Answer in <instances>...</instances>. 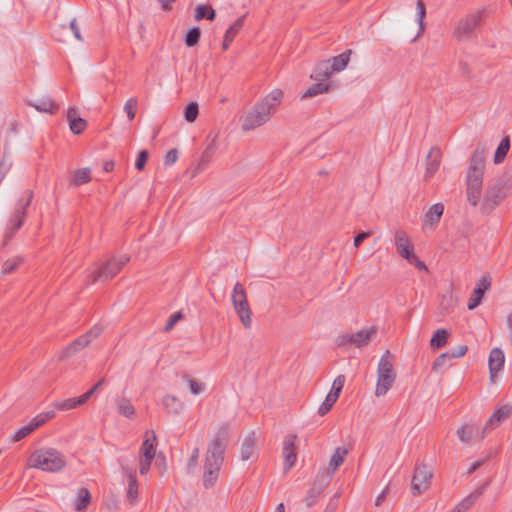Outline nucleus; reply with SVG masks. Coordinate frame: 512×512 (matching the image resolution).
<instances>
[{
	"instance_id": "nucleus-1",
	"label": "nucleus",
	"mask_w": 512,
	"mask_h": 512,
	"mask_svg": "<svg viewBox=\"0 0 512 512\" xmlns=\"http://www.w3.org/2000/svg\"><path fill=\"white\" fill-rule=\"evenodd\" d=\"M283 97L284 93L281 89H273L240 118L241 129L249 132L269 122Z\"/></svg>"
},
{
	"instance_id": "nucleus-2",
	"label": "nucleus",
	"mask_w": 512,
	"mask_h": 512,
	"mask_svg": "<svg viewBox=\"0 0 512 512\" xmlns=\"http://www.w3.org/2000/svg\"><path fill=\"white\" fill-rule=\"evenodd\" d=\"M65 465L66 460L64 455L60 451L50 447L35 450L28 459V466L30 468L51 473L62 470Z\"/></svg>"
},
{
	"instance_id": "nucleus-3",
	"label": "nucleus",
	"mask_w": 512,
	"mask_h": 512,
	"mask_svg": "<svg viewBox=\"0 0 512 512\" xmlns=\"http://www.w3.org/2000/svg\"><path fill=\"white\" fill-rule=\"evenodd\" d=\"M392 359V354L387 350L378 363L375 387V395L377 397L386 395L396 380V372L394 371Z\"/></svg>"
},
{
	"instance_id": "nucleus-4",
	"label": "nucleus",
	"mask_w": 512,
	"mask_h": 512,
	"mask_svg": "<svg viewBox=\"0 0 512 512\" xmlns=\"http://www.w3.org/2000/svg\"><path fill=\"white\" fill-rule=\"evenodd\" d=\"M232 305L234 310L241 322V324L246 328H251L252 325V312L247 300V294L242 284L237 282L232 291L231 295Z\"/></svg>"
},
{
	"instance_id": "nucleus-5",
	"label": "nucleus",
	"mask_w": 512,
	"mask_h": 512,
	"mask_svg": "<svg viewBox=\"0 0 512 512\" xmlns=\"http://www.w3.org/2000/svg\"><path fill=\"white\" fill-rule=\"evenodd\" d=\"M508 184L504 179H499L486 188L481 205V211L485 214L492 212L507 196Z\"/></svg>"
},
{
	"instance_id": "nucleus-6",
	"label": "nucleus",
	"mask_w": 512,
	"mask_h": 512,
	"mask_svg": "<svg viewBox=\"0 0 512 512\" xmlns=\"http://www.w3.org/2000/svg\"><path fill=\"white\" fill-rule=\"evenodd\" d=\"M32 199V192H27V199L23 201L19 200L18 204L15 207V211L8 221L6 229L3 234V242L2 246H6L8 242L12 239L17 230H19L24 222L26 216V208L29 206Z\"/></svg>"
},
{
	"instance_id": "nucleus-7",
	"label": "nucleus",
	"mask_w": 512,
	"mask_h": 512,
	"mask_svg": "<svg viewBox=\"0 0 512 512\" xmlns=\"http://www.w3.org/2000/svg\"><path fill=\"white\" fill-rule=\"evenodd\" d=\"M103 327L100 325H94L87 333L80 336L76 340H74L71 344H69L66 348L62 350L59 355L60 359L68 358L78 351L82 350L86 346H88L94 339L99 337L102 333Z\"/></svg>"
},
{
	"instance_id": "nucleus-8",
	"label": "nucleus",
	"mask_w": 512,
	"mask_h": 512,
	"mask_svg": "<svg viewBox=\"0 0 512 512\" xmlns=\"http://www.w3.org/2000/svg\"><path fill=\"white\" fill-rule=\"evenodd\" d=\"M129 260L130 258L127 255H120L109 260L99 270L92 273V283L100 279L107 280L113 278Z\"/></svg>"
},
{
	"instance_id": "nucleus-9",
	"label": "nucleus",
	"mask_w": 512,
	"mask_h": 512,
	"mask_svg": "<svg viewBox=\"0 0 512 512\" xmlns=\"http://www.w3.org/2000/svg\"><path fill=\"white\" fill-rule=\"evenodd\" d=\"M511 412L512 406L508 404L497 406L483 426L481 438H484L488 432L505 422L510 417Z\"/></svg>"
},
{
	"instance_id": "nucleus-10",
	"label": "nucleus",
	"mask_w": 512,
	"mask_h": 512,
	"mask_svg": "<svg viewBox=\"0 0 512 512\" xmlns=\"http://www.w3.org/2000/svg\"><path fill=\"white\" fill-rule=\"evenodd\" d=\"M431 479L432 472L425 465L417 466L412 478V494L420 495L425 492L430 487Z\"/></svg>"
},
{
	"instance_id": "nucleus-11",
	"label": "nucleus",
	"mask_w": 512,
	"mask_h": 512,
	"mask_svg": "<svg viewBox=\"0 0 512 512\" xmlns=\"http://www.w3.org/2000/svg\"><path fill=\"white\" fill-rule=\"evenodd\" d=\"M478 23V15H468L464 18H461L455 25L453 37L458 41L469 39L472 36L474 29L478 26Z\"/></svg>"
},
{
	"instance_id": "nucleus-12",
	"label": "nucleus",
	"mask_w": 512,
	"mask_h": 512,
	"mask_svg": "<svg viewBox=\"0 0 512 512\" xmlns=\"http://www.w3.org/2000/svg\"><path fill=\"white\" fill-rule=\"evenodd\" d=\"M483 175L467 173L466 176V195L467 200L472 206H477L482 192Z\"/></svg>"
},
{
	"instance_id": "nucleus-13",
	"label": "nucleus",
	"mask_w": 512,
	"mask_h": 512,
	"mask_svg": "<svg viewBox=\"0 0 512 512\" xmlns=\"http://www.w3.org/2000/svg\"><path fill=\"white\" fill-rule=\"evenodd\" d=\"M54 411H47L35 416L28 425L18 429L12 438L13 442H18L32 433L35 429L45 424L48 420L54 418Z\"/></svg>"
},
{
	"instance_id": "nucleus-14",
	"label": "nucleus",
	"mask_w": 512,
	"mask_h": 512,
	"mask_svg": "<svg viewBox=\"0 0 512 512\" xmlns=\"http://www.w3.org/2000/svg\"><path fill=\"white\" fill-rule=\"evenodd\" d=\"M376 333L377 329L373 326L363 328L352 335L342 336L341 340L339 341V345L349 343L355 345L356 347H364L372 340V338L375 337Z\"/></svg>"
},
{
	"instance_id": "nucleus-15",
	"label": "nucleus",
	"mask_w": 512,
	"mask_h": 512,
	"mask_svg": "<svg viewBox=\"0 0 512 512\" xmlns=\"http://www.w3.org/2000/svg\"><path fill=\"white\" fill-rule=\"evenodd\" d=\"M122 472L127 478V490H126V501L130 505H135L138 502V481L136 478L135 471L127 465H121Z\"/></svg>"
},
{
	"instance_id": "nucleus-16",
	"label": "nucleus",
	"mask_w": 512,
	"mask_h": 512,
	"mask_svg": "<svg viewBox=\"0 0 512 512\" xmlns=\"http://www.w3.org/2000/svg\"><path fill=\"white\" fill-rule=\"evenodd\" d=\"M228 436V428L223 426L218 431L216 437L210 442L208 446L207 455L211 458H217L218 460L224 459L225 441Z\"/></svg>"
},
{
	"instance_id": "nucleus-17",
	"label": "nucleus",
	"mask_w": 512,
	"mask_h": 512,
	"mask_svg": "<svg viewBox=\"0 0 512 512\" xmlns=\"http://www.w3.org/2000/svg\"><path fill=\"white\" fill-rule=\"evenodd\" d=\"M491 286V277L489 275H483L476 283L475 289L468 302V309L473 310L480 305L485 292Z\"/></svg>"
},
{
	"instance_id": "nucleus-18",
	"label": "nucleus",
	"mask_w": 512,
	"mask_h": 512,
	"mask_svg": "<svg viewBox=\"0 0 512 512\" xmlns=\"http://www.w3.org/2000/svg\"><path fill=\"white\" fill-rule=\"evenodd\" d=\"M296 435H288L283 443L284 472H288L296 461Z\"/></svg>"
},
{
	"instance_id": "nucleus-19",
	"label": "nucleus",
	"mask_w": 512,
	"mask_h": 512,
	"mask_svg": "<svg viewBox=\"0 0 512 512\" xmlns=\"http://www.w3.org/2000/svg\"><path fill=\"white\" fill-rule=\"evenodd\" d=\"M328 477L324 475H318L312 487L307 491L303 501L307 507H311L315 504L319 495L323 492L324 488L328 485Z\"/></svg>"
},
{
	"instance_id": "nucleus-20",
	"label": "nucleus",
	"mask_w": 512,
	"mask_h": 512,
	"mask_svg": "<svg viewBox=\"0 0 512 512\" xmlns=\"http://www.w3.org/2000/svg\"><path fill=\"white\" fill-rule=\"evenodd\" d=\"M486 149L478 145L470 157L468 173L484 174V163L486 158Z\"/></svg>"
},
{
	"instance_id": "nucleus-21",
	"label": "nucleus",
	"mask_w": 512,
	"mask_h": 512,
	"mask_svg": "<svg viewBox=\"0 0 512 512\" xmlns=\"http://www.w3.org/2000/svg\"><path fill=\"white\" fill-rule=\"evenodd\" d=\"M164 410L169 415H179L185 409V404L175 395L166 394L161 399Z\"/></svg>"
},
{
	"instance_id": "nucleus-22",
	"label": "nucleus",
	"mask_w": 512,
	"mask_h": 512,
	"mask_svg": "<svg viewBox=\"0 0 512 512\" xmlns=\"http://www.w3.org/2000/svg\"><path fill=\"white\" fill-rule=\"evenodd\" d=\"M394 245L398 254L404 257L406 254L414 250V246L409 236L403 230H397L394 234Z\"/></svg>"
},
{
	"instance_id": "nucleus-23",
	"label": "nucleus",
	"mask_w": 512,
	"mask_h": 512,
	"mask_svg": "<svg viewBox=\"0 0 512 512\" xmlns=\"http://www.w3.org/2000/svg\"><path fill=\"white\" fill-rule=\"evenodd\" d=\"M482 430L474 424H464L457 429V436L462 443H470L481 438Z\"/></svg>"
},
{
	"instance_id": "nucleus-24",
	"label": "nucleus",
	"mask_w": 512,
	"mask_h": 512,
	"mask_svg": "<svg viewBox=\"0 0 512 512\" xmlns=\"http://www.w3.org/2000/svg\"><path fill=\"white\" fill-rule=\"evenodd\" d=\"M444 212V205L441 203H436L432 205L427 212L425 213L423 225L424 227H430L434 229L436 225L439 223Z\"/></svg>"
},
{
	"instance_id": "nucleus-25",
	"label": "nucleus",
	"mask_w": 512,
	"mask_h": 512,
	"mask_svg": "<svg viewBox=\"0 0 512 512\" xmlns=\"http://www.w3.org/2000/svg\"><path fill=\"white\" fill-rule=\"evenodd\" d=\"M505 362V356L500 348H493L490 351L488 364L491 377L502 370Z\"/></svg>"
},
{
	"instance_id": "nucleus-26",
	"label": "nucleus",
	"mask_w": 512,
	"mask_h": 512,
	"mask_svg": "<svg viewBox=\"0 0 512 512\" xmlns=\"http://www.w3.org/2000/svg\"><path fill=\"white\" fill-rule=\"evenodd\" d=\"M441 161V151L437 147H432L426 157V174L425 177L429 178L438 170Z\"/></svg>"
},
{
	"instance_id": "nucleus-27",
	"label": "nucleus",
	"mask_w": 512,
	"mask_h": 512,
	"mask_svg": "<svg viewBox=\"0 0 512 512\" xmlns=\"http://www.w3.org/2000/svg\"><path fill=\"white\" fill-rule=\"evenodd\" d=\"M256 437L254 432L247 435L241 445L240 458L242 461H248L256 456Z\"/></svg>"
},
{
	"instance_id": "nucleus-28",
	"label": "nucleus",
	"mask_w": 512,
	"mask_h": 512,
	"mask_svg": "<svg viewBox=\"0 0 512 512\" xmlns=\"http://www.w3.org/2000/svg\"><path fill=\"white\" fill-rule=\"evenodd\" d=\"M156 454V434L154 431H147L145 439L140 447L139 455L155 458Z\"/></svg>"
},
{
	"instance_id": "nucleus-29",
	"label": "nucleus",
	"mask_w": 512,
	"mask_h": 512,
	"mask_svg": "<svg viewBox=\"0 0 512 512\" xmlns=\"http://www.w3.org/2000/svg\"><path fill=\"white\" fill-rule=\"evenodd\" d=\"M348 452L349 450L345 447L336 448L335 452L333 453L329 461L328 473L325 477H328V479L330 480L331 475L338 469V467H340L343 464Z\"/></svg>"
},
{
	"instance_id": "nucleus-30",
	"label": "nucleus",
	"mask_w": 512,
	"mask_h": 512,
	"mask_svg": "<svg viewBox=\"0 0 512 512\" xmlns=\"http://www.w3.org/2000/svg\"><path fill=\"white\" fill-rule=\"evenodd\" d=\"M117 413L125 418L133 419L136 415V409L131 400L125 397H118L115 400Z\"/></svg>"
},
{
	"instance_id": "nucleus-31",
	"label": "nucleus",
	"mask_w": 512,
	"mask_h": 512,
	"mask_svg": "<svg viewBox=\"0 0 512 512\" xmlns=\"http://www.w3.org/2000/svg\"><path fill=\"white\" fill-rule=\"evenodd\" d=\"M331 69L332 67L329 60L321 61L316 65L311 74V78L316 81H325L334 74Z\"/></svg>"
},
{
	"instance_id": "nucleus-32",
	"label": "nucleus",
	"mask_w": 512,
	"mask_h": 512,
	"mask_svg": "<svg viewBox=\"0 0 512 512\" xmlns=\"http://www.w3.org/2000/svg\"><path fill=\"white\" fill-rule=\"evenodd\" d=\"M350 54H351V51H347V52H344L338 56H335V57L329 59L331 67H332L331 70L334 73L344 70L350 60Z\"/></svg>"
},
{
	"instance_id": "nucleus-33",
	"label": "nucleus",
	"mask_w": 512,
	"mask_h": 512,
	"mask_svg": "<svg viewBox=\"0 0 512 512\" xmlns=\"http://www.w3.org/2000/svg\"><path fill=\"white\" fill-rule=\"evenodd\" d=\"M330 89V84L325 81H318L310 86L302 95V98H312L319 94L326 93Z\"/></svg>"
},
{
	"instance_id": "nucleus-34",
	"label": "nucleus",
	"mask_w": 512,
	"mask_h": 512,
	"mask_svg": "<svg viewBox=\"0 0 512 512\" xmlns=\"http://www.w3.org/2000/svg\"><path fill=\"white\" fill-rule=\"evenodd\" d=\"M449 333L446 329H438L435 331L433 337L430 340V346L433 349H439L446 345L448 341Z\"/></svg>"
},
{
	"instance_id": "nucleus-35",
	"label": "nucleus",
	"mask_w": 512,
	"mask_h": 512,
	"mask_svg": "<svg viewBox=\"0 0 512 512\" xmlns=\"http://www.w3.org/2000/svg\"><path fill=\"white\" fill-rule=\"evenodd\" d=\"M90 493L86 488L79 489L74 505L77 511H84L90 503Z\"/></svg>"
},
{
	"instance_id": "nucleus-36",
	"label": "nucleus",
	"mask_w": 512,
	"mask_h": 512,
	"mask_svg": "<svg viewBox=\"0 0 512 512\" xmlns=\"http://www.w3.org/2000/svg\"><path fill=\"white\" fill-rule=\"evenodd\" d=\"M33 107L39 112H45L50 114H53L57 109L55 103L49 97L37 100L35 104H33Z\"/></svg>"
},
{
	"instance_id": "nucleus-37",
	"label": "nucleus",
	"mask_w": 512,
	"mask_h": 512,
	"mask_svg": "<svg viewBox=\"0 0 512 512\" xmlns=\"http://www.w3.org/2000/svg\"><path fill=\"white\" fill-rule=\"evenodd\" d=\"M90 173H91L90 168H82V169L76 170L73 173L71 183L76 186L88 183L91 180Z\"/></svg>"
},
{
	"instance_id": "nucleus-38",
	"label": "nucleus",
	"mask_w": 512,
	"mask_h": 512,
	"mask_svg": "<svg viewBox=\"0 0 512 512\" xmlns=\"http://www.w3.org/2000/svg\"><path fill=\"white\" fill-rule=\"evenodd\" d=\"M510 148V141L508 137H505L500 142L499 146L496 149L495 155H494V163L500 164L505 159L508 151Z\"/></svg>"
},
{
	"instance_id": "nucleus-39",
	"label": "nucleus",
	"mask_w": 512,
	"mask_h": 512,
	"mask_svg": "<svg viewBox=\"0 0 512 512\" xmlns=\"http://www.w3.org/2000/svg\"><path fill=\"white\" fill-rule=\"evenodd\" d=\"M220 468L204 467L203 484L206 488L212 487L219 475Z\"/></svg>"
},
{
	"instance_id": "nucleus-40",
	"label": "nucleus",
	"mask_w": 512,
	"mask_h": 512,
	"mask_svg": "<svg viewBox=\"0 0 512 512\" xmlns=\"http://www.w3.org/2000/svg\"><path fill=\"white\" fill-rule=\"evenodd\" d=\"M194 18L196 21H200L203 18L213 20L215 18V10L210 6L198 5L195 8Z\"/></svg>"
},
{
	"instance_id": "nucleus-41",
	"label": "nucleus",
	"mask_w": 512,
	"mask_h": 512,
	"mask_svg": "<svg viewBox=\"0 0 512 512\" xmlns=\"http://www.w3.org/2000/svg\"><path fill=\"white\" fill-rule=\"evenodd\" d=\"M416 21L419 25V34H422L425 30L424 18L426 16V8L422 0H418L416 3Z\"/></svg>"
},
{
	"instance_id": "nucleus-42",
	"label": "nucleus",
	"mask_w": 512,
	"mask_h": 512,
	"mask_svg": "<svg viewBox=\"0 0 512 512\" xmlns=\"http://www.w3.org/2000/svg\"><path fill=\"white\" fill-rule=\"evenodd\" d=\"M186 383L188 385L189 391L193 396H198L205 392L206 385L203 382H200L198 380L188 378L186 380Z\"/></svg>"
},
{
	"instance_id": "nucleus-43",
	"label": "nucleus",
	"mask_w": 512,
	"mask_h": 512,
	"mask_svg": "<svg viewBox=\"0 0 512 512\" xmlns=\"http://www.w3.org/2000/svg\"><path fill=\"white\" fill-rule=\"evenodd\" d=\"M23 262V258L21 256H16L12 259H8L3 263L2 266V274L7 275L12 273L14 270L18 268V266Z\"/></svg>"
},
{
	"instance_id": "nucleus-44",
	"label": "nucleus",
	"mask_w": 512,
	"mask_h": 512,
	"mask_svg": "<svg viewBox=\"0 0 512 512\" xmlns=\"http://www.w3.org/2000/svg\"><path fill=\"white\" fill-rule=\"evenodd\" d=\"M198 113H199L198 103L191 102L184 109V118L187 122L192 123L196 120Z\"/></svg>"
},
{
	"instance_id": "nucleus-45",
	"label": "nucleus",
	"mask_w": 512,
	"mask_h": 512,
	"mask_svg": "<svg viewBox=\"0 0 512 512\" xmlns=\"http://www.w3.org/2000/svg\"><path fill=\"white\" fill-rule=\"evenodd\" d=\"M338 397L335 396V393H328L325 400L319 406L318 413L323 416L327 414L334 403L337 401Z\"/></svg>"
},
{
	"instance_id": "nucleus-46",
	"label": "nucleus",
	"mask_w": 512,
	"mask_h": 512,
	"mask_svg": "<svg viewBox=\"0 0 512 512\" xmlns=\"http://www.w3.org/2000/svg\"><path fill=\"white\" fill-rule=\"evenodd\" d=\"M244 17L238 18L229 28L226 30V40L233 41L234 37L238 34V32L242 29L244 22Z\"/></svg>"
},
{
	"instance_id": "nucleus-47",
	"label": "nucleus",
	"mask_w": 512,
	"mask_h": 512,
	"mask_svg": "<svg viewBox=\"0 0 512 512\" xmlns=\"http://www.w3.org/2000/svg\"><path fill=\"white\" fill-rule=\"evenodd\" d=\"M207 146L204 151L205 157H210L214 154L215 150L218 147V134L217 133H210L207 137Z\"/></svg>"
},
{
	"instance_id": "nucleus-48",
	"label": "nucleus",
	"mask_w": 512,
	"mask_h": 512,
	"mask_svg": "<svg viewBox=\"0 0 512 512\" xmlns=\"http://www.w3.org/2000/svg\"><path fill=\"white\" fill-rule=\"evenodd\" d=\"M200 36H201V31L198 27H193V28L189 29L186 34V37H185V44L188 47L195 46L198 43Z\"/></svg>"
},
{
	"instance_id": "nucleus-49",
	"label": "nucleus",
	"mask_w": 512,
	"mask_h": 512,
	"mask_svg": "<svg viewBox=\"0 0 512 512\" xmlns=\"http://www.w3.org/2000/svg\"><path fill=\"white\" fill-rule=\"evenodd\" d=\"M137 104H138L137 99L134 97L129 98L124 104L123 109H124L125 113L127 114V117L130 121H132L135 118Z\"/></svg>"
},
{
	"instance_id": "nucleus-50",
	"label": "nucleus",
	"mask_w": 512,
	"mask_h": 512,
	"mask_svg": "<svg viewBox=\"0 0 512 512\" xmlns=\"http://www.w3.org/2000/svg\"><path fill=\"white\" fill-rule=\"evenodd\" d=\"M86 126L87 122L81 117L79 119H73L71 122H69L70 130L72 133L77 135L82 133Z\"/></svg>"
},
{
	"instance_id": "nucleus-51",
	"label": "nucleus",
	"mask_w": 512,
	"mask_h": 512,
	"mask_svg": "<svg viewBox=\"0 0 512 512\" xmlns=\"http://www.w3.org/2000/svg\"><path fill=\"white\" fill-rule=\"evenodd\" d=\"M53 405L56 409L61 410V411H66V410L74 409L77 407V404H76L74 398L56 401Z\"/></svg>"
},
{
	"instance_id": "nucleus-52",
	"label": "nucleus",
	"mask_w": 512,
	"mask_h": 512,
	"mask_svg": "<svg viewBox=\"0 0 512 512\" xmlns=\"http://www.w3.org/2000/svg\"><path fill=\"white\" fill-rule=\"evenodd\" d=\"M345 384V376L339 375L335 378L332 384L331 391L329 393H335L336 397H339L341 390L343 389Z\"/></svg>"
},
{
	"instance_id": "nucleus-53",
	"label": "nucleus",
	"mask_w": 512,
	"mask_h": 512,
	"mask_svg": "<svg viewBox=\"0 0 512 512\" xmlns=\"http://www.w3.org/2000/svg\"><path fill=\"white\" fill-rule=\"evenodd\" d=\"M153 459L154 458H150V457L146 458L145 456L139 455V473L141 475H145L146 473H148Z\"/></svg>"
},
{
	"instance_id": "nucleus-54",
	"label": "nucleus",
	"mask_w": 512,
	"mask_h": 512,
	"mask_svg": "<svg viewBox=\"0 0 512 512\" xmlns=\"http://www.w3.org/2000/svg\"><path fill=\"white\" fill-rule=\"evenodd\" d=\"M475 496L473 494L468 495L466 498H464L460 503L456 505V508L460 512L467 511L474 503Z\"/></svg>"
},
{
	"instance_id": "nucleus-55",
	"label": "nucleus",
	"mask_w": 512,
	"mask_h": 512,
	"mask_svg": "<svg viewBox=\"0 0 512 512\" xmlns=\"http://www.w3.org/2000/svg\"><path fill=\"white\" fill-rule=\"evenodd\" d=\"M447 359H450L449 353H442L440 354L434 361L432 365L433 371H439L445 364Z\"/></svg>"
},
{
	"instance_id": "nucleus-56",
	"label": "nucleus",
	"mask_w": 512,
	"mask_h": 512,
	"mask_svg": "<svg viewBox=\"0 0 512 512\" xmlns=\"http://www.w3.org/2000/svg\"><path fill=\"white\" fill-rule=\"evenodd\" d=\"M148 159V152L146 150H142L139 152L138 157L135 162V167L137 170H143Z\"/></svg>"
},
{
	"instance_id": "nucleus-57",
	"label": "nucleus",
	"mask_w": 512,
	"mask_h": 512,
	"mask_svg": "<svg viewBox=\"0 0 512 512\" xmlns=\"http://www.w3.org/2000/svg\"><path fill=\"white\" fill-rule=\"evenodd\" d=\"M468 350V347L466 345H459L451 350L449 353L450 359L451 358H461L463 357Z\"/></svg>"
},
{
	"instance_id": "nucleus-58",
	"label": "nucleus",
	"mask_w": 512,
	"mask_h": 512,
	"mask_svg": "<svg viewBox=\"0 0 512 512\" xmlns=\"http://www.w3.org/2000/svg\"><path fill=\"white\" fill-rule=\"evenodd\" d=\"M182 318H183V314H182L181 312H176V313L172 314V315L169 317V319H168V321H167V323H166V325H165V330H166V331H168V330L172 329V328H173V326H174V325H175L179 320H181Z\"/></svg>"
},
{
	"instance_id": "nucleus-59",
	"label": "nucleus",
	"mask_w": 512,
	"mask_h": 512,
	"mask_svg": "<svg viewBox=\"0 0 512 512\" xmlns=\"http://www.w3.org/2000/svg\"><path fill=\"white\" fill-rule=\"evenodd\" d=\"M222 463V460L211 458L209 455H206L205 466H209L210 468H221Z\"/></svg>"
},
{
	"instance_id": "nucleus-60",
	"label": "nucleus",
	"mask_w": 512,
	"mask_h": 512,
	"mask_svg": "<svg viewBox=\"0 0 512 512\" xmlns=\"http://www.w3.org/2000/svg\"><path fill=\"white\" fill-rule=\"evenodd\" d=\"M70 29L74 35V37L79 40V41H82V35H81V32H80V28L79 26L77 25V22H76V19H72L71 22H70Z\"/></svg>"
},
{
	"instance_id": "nucleus-61",
	"label": "nucleus",
	"mask_w": 512,
	"mask_h": 512,
	"mask_svg": "<svg viewBox=\"0 0 512 512\" xmlns=\"http://www.w3.org/2000/svg\"><path fill=\"white\" fill-rule=\"evenodd\" d=\"M178 155L177 151L175 149H172L167 152L165 156V164L171 165L174 164L177 161Z\"/></svg>"
},
{
	"instance_id": "nucleus-62",
	"label": "nucleus",
	"mask_w": 512,
	"mask_h": 512,
	"mask_svg": "<svg viewBox=\"0 0 512 512\" xmlns=\"http://www.w3.org/2000/svg\"><path fill=\"white\" fill-rule=\"evenodd\" d=\"M199 454H200L199 449L198 448H194L193 451H192L191 457H190V459L188 461V467L189 468H194L197 465Z\"/></svg>"
},
{
	"instance_id": "nucleus-63",
	"label": "nucleus",
	"mask_w": 512,
	"mask_h": 512,
	"mask_svg": "<svg viewBox=\"0 0 512 512\" xmlns=\"http://www.w3.org/2000/svg\"><path fill=\"white\" fill-rule=\"evenodd\" d=\"M371 235L370 232H361L354 238V246L359 247L360 244Z\"/></svg>"
},
{
	"instance_id": "nucleus-64",
	"label": "nucleus",
	"mask_w": 512,
	"mask_h": 512,
	"mask_svg": "<svg viewBox=\"0 0 512 512\" xmlns=\"http://www.w3.org/2000/svg\"><path fill=\"white\" fill-rule=\"evenodd\" d=\"M90 397H91L90 393L85 392L80 397L74 398L75 402L77 404V407L80 406V405H83L84 403H86Z\"/></svg>"
}]
</instances>
